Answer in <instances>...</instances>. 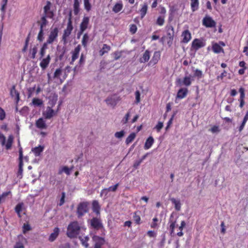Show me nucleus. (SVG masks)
Listing matches in <instances>:
<instances>
[{"instance_id": "nucleus-1", "label": "nucleus", "mask_w": 248, "mask_h": 248, "mask_svg": "<svg viewBox=\"0 0 248 248\" xmlns=\"http://www.w3.org/2000/svg\"><path fill=\"white\" fill-rule=\"evenodd\" d=\"M82 228L81 224L77 221L70 222L67 228L66 234L70 238H76L79 234Z\"/></svg>"}, {"instance_id": "nucleus-2", "label": "nucleus", "mask_w": 248, "mask_h": 248, "mask_svg": "<svg viewBox=\"0 0 248 248\" xmlns=\"http://www.w3.org/2000/svg\"><path fill=\"white\" fill-rule=\"evenodd\" d=\"M73 30V26L72 25L71 13H70L66 28L64 30V32L62 36V40L63 41L64 44L67 43V38L70 36Z\"/></svg>"}, {"instance_id": "nucleus-3", "label": "nucleus", "mask_w": 248, "mask_h": 248, "mask_svg": "<svg viewBox=\"0 0 248 248\" xmlns=\"http://www.w3.org/2000/svg\"><path fill=\"white\" fill-rule=\"evenodd\" d=\"M89 203L88 202H80L77 207V214L78 218L82 217L85 214L88 212Z\"/></svg>"}, {"instance_id": "nucleus-4", "label": "nucleus", "mask_w": 248, "mask_h": 248, "mask_svg": "<svg viewBox=\"0 0 248 248\" xmlns=\"http://www.w3.org/2000/svg\"><path fill=\"white\" fill-rule=\"evenodd\" d=\"M91 227L94 230H99L103 228V225L100 218L94 217L90 220Z\"/></svg>"}, {"instance_id": "nucleus-5", "label": "nucleus", "mask_w": 248, "mask_h": 248, "mask_svg": "<svg viewBox=\"0 0 248 248\" xmlns=\"http://www.w3.org/2000/svg\"><path fill=\"white\" fill-rule=\"evenodd\" d=\"M168 224L169 225V229L170 234L171 236H173L174 235V229L176 226H177V218H174L172 214L170 216Z\"/></svg>"}, {"instance_id": "nucleus-6", "label": "nucleus", "mask_w": 248, "mask_h": 248, "mask_svg": "<svg viewBox=\"0 0 248 248\" xmlns=\"http://www.w3.org/2000/svg\"><path fill=\"white\" fill-rule=\"evenodd\" d=\"M202 25L206 28L215 27L216 22L209 16H205L202 20Z\"/></svg>"}, {"instance_id": "nucleus-7", "label": "nucleus", "mask_w": 248, "mask_h": 248, "mask_svg": "<svg viewBox=\"0 0 248 248\" xmlns=\"http://www.w3.org/2000/svg\"><path fill=\"white\" fill-rule=\"evenodd\" d=\"M90 18L88 16H84L79 26V34H82L87 29L89 24Z\"/></svg>"}, {"instance_id": "nucleus-8", "label": "nucleus", "mask_w": 248, "mask_h": 248, "mask_svg": "<svg viewBox=\"0 0 248 248\" xmlns=\"http://www.w3.org/2000/svg\"><path fill=\"white\" fill-rule=\"evenodd\" d=\"M51 3L49 1H47L46 5L44 7V15H46L47 18H53L54 14L53 11L50 10Z\"/></svg>"}, {"instance_id": "nucleus-9", "label": "nucleus", "mask_w": 248, "mask_h": 248, "mask_svg": "<svg viewBox=\"0 0 248 248\" xmlns=\"http://www.w3.org/2000/svg\"><path fill=\"white\" fill-rule=\"evenodd\" d=\"M205 46V42L197 38L194 39L191 44V47L196 51L202 47H204Z\"/></svg>"}, {"instance_id": "nucleus-10", "label": "nucleus", "mask_w": 248, "mask_h": 248, "mask_svg": "<svg viewBox=\"0 0 248 248\" xmlns=\"http://www.w3.org/2000/svg\"><path fill=\"white\" fill-rule=\"evenodd\" d=\"M59 30L57 28H55L50 32L47 40V43L52 44L53 42L57 39L58 36Z\"/></svg>"}, {"instance_id": "nucleus-11", "label": "nucleus", "mask_w": 248, "mask_h": 248, "mask_svg": "<svg viewBox=\"0 0 248 248\" xmlns=\"http://www.w3.org/2000/svg\"><path fill=\"white\" fill-rule=\"evenodd\" d=\"M181 37V42L187 44L191 39V34L188 29L185 30L182 32Z\"/></svg>"}, {"instance_id": "nucleus-12", "label": "nucleus", "mask_w": 248, "mask_h": 248, "mask_svg": "<svg viewBox=\"0 0 248 248\" xmlns=\"http://www.w3.org/2000/svg\"><path fill=\"white\" fill-rule=\"evenodd\" d=\"M81 49V46L79 45H78L71 52L72 58L71 63L74 62L78 58L79 54V52Z\"/></svg>"}, {"instance_id": "nucleus-13", "label": "nucleus", "mask_w": 248, "mask_h": 248, "mask_svg": "<svg viewBox=\"0 0 248 248\" xmlns=\"http://www.w3.org/2000/svg\"><path fill=\"white\" fill-rule=\"evenodd\" d=\"M160 58V53L159 51H155L152 59L148 63L149 66H153L156 64Z\"/></svg>"}, {"instance_id": "nucleus-14", "label": "nucleus", "mask_w": 248, "mask_h": 248, "mask_svg": "<svg viewBox=\"0 0 248 248\" xmlns=\"http://www.w3.org/2000/svg\"><path fill=\"white\" fill-rule=\"evenodd\" d=\"M54 110L50 107L46 108V110L43 113V115L46 119H50L56 114Z\"/></svg>"}, {"instance_id": "nucleus-15", "label": "nucleus", "mask_w": 248, "mask_h": 248, "mask_svg": "<svg viewBox=\"0 0 248 248\" xmlns=\"http://www.w3.org/2000/svg\"><path fill=\"white\" fill-rule=\"evenodd\" d=\"M165 29L167 31V37L172 41L174 35V28L171 25L168 24L166 26Z\"/></svg>"}, {"instance_id": "nucleus-16", "label": "nucleus", "mask_w": 248, "mask_h": 248, "mask_svg": "<svg viewBox=\"0 0 248 248\" xmlns=\"http://www.w3.org/2000/svg\"><path fill=\"white\" fill-rule=\"evenodd\" d=\"M188 89L186 88H181L180 89L177 93L176 99H182L185 98L188 94Z\"/></svg>"}, {"instance_id": "nucleus-17", "label": "nucleus", "mask_w": 248, "mask_h": 248, "mask_svg": "<svg viewBox=\"0 0 248 248\" xmlns=\"http://www.w3.org/2000/svg\"><path fill=\"white\" fill-rule=\"evenodd\" d=\"M239 92L240 93V97L239 99V101L240 102L239 107L240 108H242L245 105V89L243 87H241L239 89Z\"/></svg>"}, {"instance_id": "nucleus-18", "label": "nucleus", "mask_w": 248, "mask_h": 248, "mask_svg": "<svg viewBox=\"0 0 248 248\" xmlns=\"http://www.w3.org/2000/svg\"><path fill=\"white\" fill-rule=\"evenodd\" d=\"M10 95L12 98H15L16 103H18L19 100V93L16 90V86L13 85L10 90Z\"/></svg>"}, {"instance_id": "nucleus-19", "label": "nucleus", "mask_w": 248, "mask_h": 248, "mask_svg": "<svg viewBox=\"0 0 248 248\" xmlns=\"http://www.w3.org/2000/svg\"><path fill=\"white\" fill-rule=\"evenodd\" d=\"M191 78H178L176 81L177 85L180 86L185 85L189 86L191 83Z\"/></svg>"}, {"instance_id": "nucleus-20", "label": "nucleus", "mask_w": 248, "mask_h": 248, "mask_svg": "<svg viewBox=\"0 0 248 248\" xmlns=\"http://www.w3.org/2000/svg\"><path fill=\"white\" fill-rule=\"evenodd\" d=\"M51 58L50 55H48L46 58L42 60L40 63V66L43 69H45L48 65Z\"/></svg>"}, {"instance_id": "nucleus-21", "label": "nucleus", "mask_w": 248, "mask_h": 248, "mask_svg": "<svg viewBox=\"0 0 248 248\" xmlns=\"http://www.w3.org/2000/svg\"><path fill=\"white\" fill-rule=\"evenodd\" d=\"M35 125L38 128L41 129H46L47 127L46 122L42 118H40L36 121Z\"/></svg>"}, {"instance_id": "nucleus-22", "label": "nucleus", "mask_w": 248, "mask_h": 248, "mask_svg": "<svg viewBox=\"0 0 248 248\" xmlns=\"http://www.w3.org/2000/svg\"><path fill=\"white\" fill-rule=\"evenodd\" d=\"M60 232V229L56 227L53 230V232L50 234L49 236L48 240L50 242H53L58 236Z\"/></svg>"}, {"instance_id": "nucleus-23", "label": "nucleus", "mask_w": 248, "mask_h": 248, "mask_svg": "<svg viewBox=\"0 0 248 248\" xmlns=\"http://www.w3.org/2000/svg\"><path fill=\"white\" fill-rule=\"evenodd\" d=\"M150 58V51L148 50H146L143 54L142 57L140 58L139 61L141 63H145L149 61Z\"/></svg>"}, {"instance_id": "nucleus-24", "label": "nucleus", "mask_w": 248, "mask_h": 248, "mask_svg": "<svg viewBox=\"0 0 248 248\" xmlns=\"http://www.w3.org/2000/svg\"><path fill=\"white\" fill-rule=\"evenodd\" d=\"M148 10V4L146 2L144 3L139 12L140 15V18L142 19L146 15Z\"/></svg>"}, {"instance_id": "nucleus-25", "label": "nucleus", "mask_w": 248, "mask_h": 248, "mask_svg": "<svg viewBox=\"0 0 248 248\" xmlns=\"http://www.w3.org/2000/svg\"><path fill=\"white\" fill-rule=\"evenodd\" d=\"M92 209L93 212L95 213L97 215L100 214V206L98 201L94 200L93 202Z\"/></svg>"}, {"instance_id": "nucleus-26", "label": "nucleus", "mask_w": 248, "mask_h": 248, "mask_svg": "<svg viewBox=\"0 0 248 248\" xmlns=\"http://www.w3.org/2000/svg\"><path fill=\"white\" fill-rule=\"evenodd\" d=\"M154 142V138L152 136H150L145 141L144 144V148L145 150L150 149Z\"/></svg>"}, {"instance_id": "nucleus-27", "label": "nucleus", "mask_w": 248, "mask_h": 248, "mask_svg": "<svg viewBox=\"0 0 248 248\" xmlns=\"http://www.w3.org/2000/svg\"><path fill=\"white\" fill-rule=\"evenodd\" d=\"M44 147L39 145L38 147H35L31 149L32 152L34 153L35 156H38L40 155L41 153L43 151Z\"/></svg>"}, {"instance_id": "nucleus-28", "label": "nucleus", "mask_w": 248, "mask_h": 248, "mask_svg": "<svg viewBox=\"0 0 248 248\" xmlns=\"http://www.w3.org/2000/svg\"><path fill=\"white\" fill-rule=\"evenodd\" d=\"M123 8V4L122 1H120L119 2L116 3L112 8V11L115 13H117L121 11Z\"/></svg>"}, {"instance_id": "nucleus-29", "label": "nucleus", "mask_w": 248, "mask_h": 248, "mask_svg": "<svg viewBox=\"0 0 248 248\" xmlns=\"http://www.w3.org/2000/svg\"><path fill=\"white\" fill-rule=\"evenodd\" d=\"M199 0H190L191 9L192 12H195L199 9Z\"/></svg>"}, {"instance_id": "nucleus-30", "label": "nucleus", "mask_w": 248, "mask_h": 248, "mask_svg": "<svg viewBox=\"0 0 248 248\" xmlns=\"http://www.w3.org/2000/svg\"><path fill=\"white\" fill-rule=\"evenodd\" d=\"M212 50L215 53H219L221 52H223L224 50L217 43H215L212 46Z\"/></svg>"}, {"instance_id": "nucleus-31", "label": "nucleus", "mask_w": 248, "mask_h": 248, "mask_svg": "<svg viewBox=\"0 0 248 248\" xmlns=\"http://www.w3.org/2000/svg\"><path fill=\"white\" fill-rule=\"evenodd\" d=\"M111 49L109 46L107 44H104L102 49L99 51V55L102 56L104 54L108 53Z\"/></svg>"}, {"instance_id": "nucleus-32", "label": "nucleus", "mask_w": 248, "mask_h": 248, "mask_svg": "<svg viewBox=\"0 0 248 248\" xmlns=\"http://www.w3.org/2000/svg\"><path fill=\"white\" fill-rule=\"evenodd\" d=\"M139 212L136 211L133 213V220L134 222L137 224L140 225L141 223V218L140 216L139 215Z\"/></svg>"}, {"instance_id": "nucleus-33", "label": "nucleus", "mask_w": 248, "mask_h": 248, "mask_svg": "<svg viewBox=\"0 0 248 248\" xmlns=\"http://www.w3.org/2000/svg\"><path fill=\"white\" fill-rule=\"evenodd\" d=\"M119 100V99H115L113 98L112 96L108 97L105 101L108 105H110L111 106H115L117 104V101Z\"/></svg>"}, {"instance_id": "nucleus-34", "label": "nucleus", "mask_w": 248, "mask_h": 248, "mask_svg": "<svg viewBox=\"0 0 248 248\" xmlns=\"http://www.w3.org/2000/svg\"><path fill=\"white\" fill-rule=\"evenodd\" d=\"M74 14L75 15H78L79 12V2L78 0H74Z\"/></svg>"}, {"instance_id": "nucleus-35", "label": "nucleus", "mask_w": 248, "mask_h": 248, "mask_svg": "<svg viewBox=\"0 0 248 248\" xmlns=\"http://www.w3.org/2000/svg\"><path fill=\"white\" fill-rule=\"evenodd\" d=\"M71 169L67 166H63L60 168L58 171V174L61 175L63 172L65 173L67 175H69L70 174Z\"/></svg>"}, {"instance_id": "nucleus-36", "label": "nucleus", "mask_w": 248, "mask_h": 248, "mask_svg": "<svg viewBox=\"0 0 248 248\" xmlns=\"http://www.w3.org/2000/svg\"><path fill=\"white\" fill-rule=\"evenodd\" d=\"M14 140V137L12 135H10L8 138L6 143L5 144V147L7 150L11 149Z\"/></svg>"}, {"instance_id": "nucleus-37", "label": "nucleus", "mask_w": 248, "mask_h": 248, "mask_svg": "<svg viewBox=\"0 0 248 248\" xmlns=\"http://www.w3.org/2000/svg\"><path fill=\"white\" fill-rule=\"evenodd\" d=\"M165 16H159L156 20L155 24L159 26H162L165 23Z\"/></svg>"}, {"instance_id": "nucleus-38", "label": "nucleus", "mask_w": 248, "mask_h": 248, "mask_svg": "<svg viewBox=\"0 0 248 248\" xmlns=\"http://www.w3.org/2000/svg\"><path fill=\"white\" fill-rule=\"evenodd\" d=\"M37 52V47L36 46H34L32 48H31L29 50V56L31 59H34L35 58Z\"/></svg>"}, {"instance_id": "nucleus-39", "label": "nucleus", "mask_w": 248, "mask_h": 248, "mask_svg": "<svg viewBox=\"0 0 248 248\" xmlns=\"http://www.w3.org/2000/svg\"><path fill=\"white\" fill-rule=\"evenodd\" d=\"M93 239L96 242L95 244H99L100 247H101V246L103 245L105 242L104 239L99 236H94L93 237Z\"/></svg>"}, {"instance_id": "nucleus-40", "label": "nucleus", "mask_w": 248, "mask_h": 248, "mask_svg": "<svg viewBox=\"0 0 248 248\" xmlns=\"http://www.w3.org/2000/svg\"><path fill=\"white\" fill-rule=\"evenodd\" d=\"M23 206L24 203L23 202H20L18 203L15 207V211L19 217H21L20 214L22 210Z\"/></svg>"}, {"instance_id": "nucleus-41", "label": "nucleus", "mask_w": 248, "mask_h": 248, "mask_svg": "<svg viewBox=\"0 0 248 248\" xmlns=\"http://www.w3.org/2000/svg\"><path fill=\"white\" fill-rule=\"evenodd\" d=\"M171 201L174 205L175 210L178 211H180L181 209V203L180 201L176 200L174 198H172Z\"/></svg>"}, {"instance_id": "nucleus-42", "label": "nucleus", "mask_w": 248, "mask_h": 248, "mask_svg": "<svg viewBox=\"0 0 248 248\" xmlns=\"http://www.w3.org/2000/svg\"><path fill=\"white\" fill-rule=\"evenodd\" d=\"M23 161H19V168L18 170L17 174V176L19 177L20 179L22 178V173H23Z\"/></svg>"}, {"instance_id": "nucleus-43", "label": "nucleus", "mask_w": 248, "mask_h": 248, "mask_svg": "<svg viewBox=\"0 0 248 248\" xmlns=\"http://www.w3.org/2000/svg\"><path fill=\"white\" fill-rule=\"evenodd\" d=\"M89 40V37L87 33H85L82 37L81 43L84 47H86Z\"/></svg>"}, {"instance_id": "nucleus-44", "label": "nucleus", "mask_w": 248, "mask_h": 248, "mask_svg": "<svg viewBox=\"0 0 248 248\" xmlns=\"http://www.w3.org/2000/svg\"><path fill=\"white\" fill-rule=\"evenodd\" d=\"M136 134L135 133H131L128 137L126 139L125 143L126 144H129L131 143L135 138Z\"/></svg>"}, {"instance_id": "nucleus-45", "label": "nucleus", "mask_w": 248, "mask_h": 248, "mask_svg": "<svg viewBox=\"0 0 248 248\" xmlns=\"http://www.w3.org/2000/svg\"><path fill=\"white\" fill-rule=\"evenodd\" d=\"M43 102L40 99L34 98L32 101V104L34 106H41L43 104Z\"/></svg>"}, {"instance_id": "nucleus-46", "label": "nucleus", "mask_w": 248, "mask_h": 248, "mask_svg": "<svg viewBox=\"0 0 248 248\" xmlns=\"http://www.w3.org/2000/svg\"><path fill=\"white\" fill-rule=\"evenodd\" d=\"M82 245L85 247V248H87L89 247V244L88 242L89 240V238L88 236L84 237V238H79Z\"/></svg>"}, {"instance_id": "nucleus-47", "label": "nucleus", "mask_w": 248, "mask_h": 248, "mask_svg": "<svg viewBox=\"0 0 248 248\" xmlns=\"http://www.w3.org/2000/svg\"><path fill=\"white\" fill-rule=\"evenodd\" d=\"M84 7L85 10L87 12H89L91 10L92 5H91V3L90 2V0L84 1Z\"/></svg>"}, {"instance_id": "nucleus-48", "label": "nucleus", "mask_w": 248, "mask_h": 248, "mask_svg": "<svg viewBox=\"0 0 248 248\" xmlns=\"http://www.w3.org/2000/svg\"><path fill=\"white\" fill-rule=\"evenodd\" d=\"M158 222V219L157 217L153 218V222L150 225L151 228L153 229L157 228L159 227Z\"/></svg>"}, {"instance_id": "nucleus-49", "label": "nucleus", "mask_w": 248, "mask_h": 248, "mask_svg": "<svg viewBox=\"0 0 248 248\" xmlns=\"http://www.w3.org/2000/svg\"><path fill=\"white\" fill-rule=\"evenodd\" d=\"M46 18H47V16L46 15H44L41 18V24H40V28L43 29V28L46 26V25L47 23V21L46 20Z\"/></svg>"}, {"instance_id": "nucleus-50", "label": "nucleus", "mask_w": 248, "mask_h": 248, "mask_svg": "<svg viewBox=\"0 0 248 248\" xmlns=\"http://www.w3.org/2000/svg\"><path fill=\"white\" fill-rule=\"evenodd\" d=\"M31 228L28 223H24L23 226V232L25 233L27 231L31 230Z\"/></svg>"}, {"instance_id": "nucleus-51", "label": "nucleus", "mask_w": 248, "mask_h": 248, "mask_svg": "<svg viewBox=\"0 0 248 248\" xmlns=\"http://www.w3.org/2000/svg\"><path fill=\"white\" fill-rule=\"evenodd\" d=\"M44 33H43V29L40 28V31L39 32V33L38 34L37 36V39L39 41H42L44 39Z\"/></svg>"}, {"instance_id": "nucleus-52", "label": "nucleus", "mask_w": 248, "mask_h": 248, "mask_svg": "<svg viewBox=\"0 0 248 248\" xmlns=\"http://www.w3.org/2000/svg\"><path fill=\"white\" fill-rule=\"evenodd\" d=\"M130 112L129 111L127 112V113L125 114L124 118L122 119L121 122L123 124H126L128 120L129 119V118L130 117Z\"/></svg>"}, {"instance_id": "nucleus-53", "label": "nucleus", "mask_w": 248, "mask_h": 248, "mask_svg": "<svg viewBox=\"0 0 248 248\" xmlns=\"http://www.w3.org/2000/svg\"><path fill=\"white\" fill-rule=\"evenodd\" d=\"M163 127V123L161 122H159L155 126V128L156 131L159 132Z\"/></svg>"}, {"instance_id": "nucleus-54", "label": "nucleus", "mask_w": 248, "mask_h": 248, "mask_svg": "<svg viewBox=\"0 0 248 248\" xmlns=\"http://www.w3.org/2000/svg\"><path fill=\"white\" fill-rule=\"evenodd\" d=\"M137 31V27L135 24H132L130 26V31L132 34H135Z\"/></svg>"}, {"instance_id": "nucleus-55", "label": "nucleus", "mask_w": 248, "mask_h": 248, "mask_svg": "<svg viewBox=\"0 0 248 248\" xmlns=\"http://www.w3.org/2000/svg\"><path fill=\"white\" fill-rule=\"evenodd\" d=\"M140 91H136L135 92V97H136L135 103L136 104H138L140 102Z\"/></svg>"}, {"instance_id": "nucleus-56", "label": "nucleus", "mask_w": 248, "mask_h": 248, "mask_svg": "<svg viewBox=\"0 0 248 248\" xmlns=\"http://www.w3.org/2000/svg\"><path fill=\"white\" fill-rule=\"evenodd\" d=\"M118 186H119V183H117V184H115V185H114L113 186H111L107 188V189H108V192L109 191L115 192L116 191Z\"/></svg>"}, {"instance_id": "nucleus-57", "label": "nucleus", "mask_w": 248, "mask_h": 248, "mask_svg": "<svg viewBox=\"0 0 248 248\" xmlns=\"http://www.w3.org/2000/svg\"><path fill=\"white\" fill-rule=\"evenodd\" d=\"M124 135V130H122L119 132H117L115 133V137L117 138H122Z\"/></svg>"}, {"instance_id": "nucleus-58", "label": "nucleus", "mask_w": 248, "mask_h": 248, "mask_svg": "<svg viewBox=\"0 0 248 248\" xmlns=\"http://www.w3.org/2000/svg\"><path fill=\"white\" fill-rule=\"evenodd\" d=\"M65 197V193L64 192L62 193V197L60 200V202L59 203L60 206L62 205L64 203V199Z\"/></svg>"}, {"instance_id": "nucleus-59", "label": "nucleus", "mask_w": 248, "mask_h": 248, "mask_svg": "<svg viewBox=\"0 0 248 248\" xmlns=\"http://www.w3.org/2000/svg\"><path fill=\"white\" fill-rule=\"evenodd\" d=\"M5 118V112L3 108H0V120H3Z\"/></svg>"}, {"instance_id": "nucleus-60", "label": "nucleus", "mask_w": 248, "mask_h": 248, "mask_svg": "<svg viewBox=\"0 0 248 248\" xmlns=\"http://www.w3.org/2000/svg\"><path fill=\"white\" fill-rule=\"evenodd\" d=\"M14 248H25L22 242L18 241L16 242Z\"/></svg>"}, {"instance_id": "nucleus-61", "label": "nucleus", "mask_w": 248, "mask_h": 248, "mask_svg": "<svg viewBox=\"0 0 248 248\" xmlns=\"http://www.w3.org/2000/svg\"><path fill=\"white\" fill-rule=\"evenodd\" d=\"M113 55L114 56V59L115 60H119L121 57V52L119 51H116L114 52Z\"/></svg>"}, {"instance_id": "nucleus-62", "label": "nucleus", "mask_w": 248, "mask_h": 248, "mask_svg": "<svg viewBox=\"0 0 248 248\" xmlns=\"http://www.w3.org/2000/svg\"><path fill=\"white\" fill-rule=\"evenodd\" d=\"M62 72V70L61 68L57 69L54 72V78H58L61 75Z\"/></svg>"}, {"instance_id": "nucleus-63", "label": "nucleus", "mask_w": 248, "mask_h": 248, "mask_svg": "<svg viewBox=\"0 0 248 248\" xmlns=\"http://www.w3.org/2000/svg\"><path fill=\"white\" fill-rule=\"evenodd\" d=\"M0 140H1V144L2 145H5L6 142V138L3 135V134H2L1 132H0Z\"/></svg>"}, {"instance_id": "nucleus-64", "label": "nucleus", "mask_w": 248, "mask_h": 248, "mask_svg": "<svg viewBox=\"0 0 248 248\" xmlns=\"http://www.w3.org/2000/svg\"><path fill=\"white\" fill-rule=\"evenodd\" d=\"M147 234L150 237H155L156 236V233L154 231H148Z\"/></svg>"}]
</instances>
